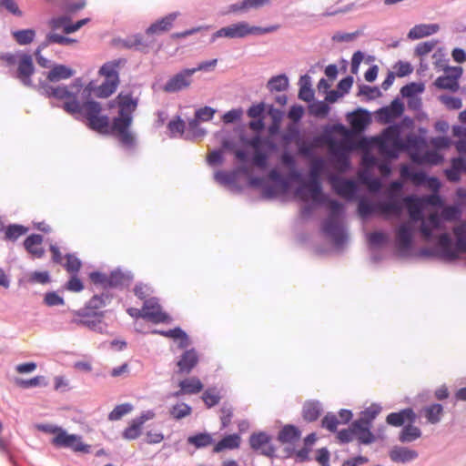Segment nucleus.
Masks as SVG:
<instances>
[{"label": "nucleus", "mask_w": 466, "mask_h": 466, "mask_svg": "<svg viewBox=\"0 0 466 466\" xmlns=\"http://www.w3.org/2000/svg\"><path fill=\"white\" fill-rule=\"evenodd\" d=\"M248 127L258 133L245 142L254 151L251 156L252 165L264 170L268 167L270 155L278 151V145L272 137L260 135L265 129L264 118H252Z\"/></svg>", "instance_id": "f257e3e1"}, {"label": "nucleus", "mask_w": 466, "mask_h": 466, "mask_svg": "<svg viewBox=\"0 0 466 466\" xmlns=\"http://www.w3.org/2000/svg\"><path fill=\"white\" fill-rule=\"evenodd\" d=\"M294 193L303 200H306V197L309 196L312 198L315 204L326 206L329 210L326 219L342 220L345 213L344 205L323 192L321 182L317 176L310 177L308 182L298 187Z\"/></svg>", "instance_id": "f03ea898"}, {"label": "nucleus", "mask_w": 466, "mask_h": 466, "mask_svg": "<svg viewBox=\"0 0 466 466\" xmlns=\"http://www.w3.org/2000/svg\"><path fill=\"white\" fill-rule=\"evenodd\" d=\"M424 208L418 202L409 210V221L401 222L395 229L396 244L401 253L411 250L415 238V224L424 219Z\"/></svg>", "instance_id": "7ed1b4c3"}, {"label": "nucleus", "mask_w": 466, "mask_h": 466, "mask_svg": "<svg viewBox=\"0 0 466 466\" xmlns=\"http://www.w3.org/2000/svg\"><path fill=\"white\" fill-rule=\"evenodd\" d=\"M411 177L413 179H416L420 184L427 186L428 187L432 189L433 192L431 194L423 195L421 197L409 196L406 198L407 201L418 202L419 204H421L424 208L426 207L441 208L444 207V199L439 193L441 184L438 177L429 176L427 173L423 171H417L412 173Z\"/></svg>", "instance_id": "20e7f679"}, {"label": "nucleus", "mask_w": 466, "mask_h": 466, "mask_svg": "<svg viewBox=\"0 0 466 466\" xmlns=\"http://www.w3.org/2000/svg\"><path fill=\"white\" fill-rule=\"evenodd\" d=\"M401 134V124L392 123L383 129L380 137L376 138L380 151L391 159L398 158L400 152L407 148Z\"/></svg>", "instance_id": "39448f33"}, {"label": "nucleus", "mask_w": 466, "mask_h": 466, "mask_svg": "<svg viewBox=\"0 0 466 466\" xmlns=\"http://www.w3.org/2000/svg\"><path fill=\"white\" fill-rule=\"evenodd\" d=\"M126 64V59L118 58L105 63L99 68V75L105 76V81L100 85L97 89V96L99 97L110 96L117 88L119 83L118 70L121 66Z\"/></svg>", "instance_id": "423d86ee"}, {"label": "nucleus", "mask_w": 466, "mask_h": 466, "mask_svg": "<svg viewBox=\"0 0 466 466\" xmlns=\"http://www.w3.org/2000/svg\"><path fill=\"white\" fill-rule=\"evenodd\" d=\"M0 59L5 61L8 66L17 64L15 77L25 86H32L31 76L35 72V66L30 55L25 53H19L17 55L4 53L0 55Z\"/></svg>", "instance_id": "0eeeda50"}, {"label": "nucleus", "mask_w": 466, "mask_h": 466, "mask_svg": "<svg viewBox=\"0 0 466 466\" xmlns=\"http://www.w3.org/2000/svg\"><path fill=\"white\" fill-rule=\"evenodd\" d=\"M419 253L421 257L440 258L448 262L458 259L457 250L453 248V241L447 232L438 236V242L435 247L422 248Z\"/></svg>", "instance_id": "6e6552de"}, {"label": "nucleus", "mask_w": 466, "mask_h": 466, "mask_svg": "<svg viewBox=\"0 0 466 466\" xmlns=\"http://www.w3.org/2000/svg\"><path fill=\"white\" fill-rule=\"evenodd\" d=\"M132 121V116L118 112L117 116H115L110 123L109 134L115 135L121 145L127 148L133 147L136 143V137L129 130Z\"/></svg>", "instance_id": "1a4fd4ad"}, {"label": "nucleus", "mask_w": 466, "mask_h": 466, "mask_svg": "<svg viewBox=\"0 0 466 466\" xmlns=\"http://www.w3.org/2000/svg\"><path fill=\"white\" fill-rule=\"evenodd\" d=\"M74 315L77 318L71 320L72 324L86 327L90 330L100 334L106 331L107 325L103 321L104 311L88 312V309H80L74 311Z\"/></svg>", "instance_id": "9d476101"}, {"label": "nucleus", "mask_w": 466, "mask_h": 466, "mask_svg": "<svg viewBox=\"0 0 466 466\" xmlns=\"http://www.w3.org/2000/svg\"><path fill=\"white\" fill-rule=\"evenodd\" d=\"M268 179L280 193H287L293 182L302 181V174L297 168L290 169L287 176H284L278 168L270 169L267 176Z\"/></svg>", "instance_id": "9b49d317"}, {"label": "nucleus", "mask_w": 466, "mask_h": 466, "mask_svg": "<svg viewBox=\"0 0 466 466\" xmlns=\"http://www.w3.org/2000/svg\"><path fill=\"white\" fill-rule=\"evenodd\" d=\"M51 442L56 448L71 449L75 452H90V446L82 442L81 436L69 434L64 429H62V431H60V432L52 439Z\"/></svg>", "instance_id": "f8f14e48"}, {"label": "nucleus", "mask_w": 466, "mask_h": 466, "mask_svg": "<svg viewBox=\"0 0 466 466\" xmlns=\"http://www.w3.org/2000/svg\"><path fill=\"white\" fill-rule=\"evenodd\" d=\"M333 191L339 197L349 200H356L360 195V187L353 178L334 177L330 180Z\"/></svg>", "instance_id": "ddd939ff"}, {"label": "nucleus", "mask_w": 466, "mask_h": 466, "mask_svg": "<svg viewBox=\"0 0 466 466\" xmlns=\"http://www.w3.org/2000/svg\"><path fill=\"white\" fill-rule=\"evenodd\" d=\"M194 70L184 68L173 75L162 86V90L167 94L178 93L188 88L192 82Z\"/></svg>", "instance_id": "4468645a"}, {"label": "nucleus", "mask_w": 466, "mask_h": 466, "mask_svg": "<svg viewBox=\"0 0 466 466\" xmlns=\"http://www.w3.org/2000/svg\"><path fill=\"white\" fill-rule=\"evenodd\" d=\"M321 230L333 241L336 248H341L347 241L348 235L342 220L325 219L321 224Z\"/></svg>", "instance_id": "2eb2a0df"}, {"label": "nucleus", "mask_w": 466, "mask_h": 466, "mask_svg": "<svg viewBox=\"0 0 466 466\" xmlns=\"http://www.w3.org/2000/svg\"><path fill=\"white\" fill-rule=\"evenodd\" d=\"M144 319H149L154 323H166L169 319V316L163 312L157 299L150 298L144 301L143 304Z\"/></svg>", "instance_id": "dca6fc26"}, {"label": "nucleus", "mask_w": 466, "mask_h": 466, "mask_svg": "<svg viewBox=\"0 0 466 466\" xmlns=\"http://www.w3.org/2000/svg\"><path fill=\"white\" fill-rule=\"evenodd\" d=\"M247 28L248 22L245 21L229 25L216 31L212 35L210 42L213 43L219 37L244 38L247 36Z\"/></svg>", "instance_id": "f3484780"}, {"label": "nucleus", "mask_w": 466, "mask_h": 466, "mask_svg": "<svg viewBox=\"0 0 466 466\" xmlns=\"http://www.w3.org/2000/svg\"><path fill=\"white\" fill-rule=\"evenodd\" d=\"M447 70L451 71V75L439 76L434 85L439 89L456 91L459 88L458 79L462 74V68L459 66L448 67Z\"/></svg>", "instance_id": "a211bd4d"}, {"label": "nucleus", "mask_w": 466, "mask_h": 466, "mask_svg": "<svg viewBox=\"0 0 466 466\" xmlns=\"http://www.w3.org/2000/svg\"><path fill=\"white\" fill-rule=\"evenodd\" d=\"M269 441L270 437L263 431L253 433L249 438L250 447L254 451H261V454L268 457H271L275 451Z\"/></svg>", "instance_id": "6ab92c4d"}, {"label": "nucleus", "mask_w": 466, "mask_h": 466, "mask_svg": "<svg viewBox=\"0 0 466 466\" xmlns=\"http://www.w3.org/2000/svg\"><path fill=\"white\" fill-rule=\"evenodd\" d=\"M350 126L357 131L363 132L371 123L370 113L363 108H359L347 116Z\"/></svg>", "instance_id": "aec40b11"}, {"label": "nucleus", "mask_w": 466, "mask_h": 466, "mask_svg": "<svg viewBox=\"0 0 466 466\" xmlns=\"http://www.w3.org/2000/svg\"><path fill=\"white\" fill-rule=\"evenodd\" d=\"M198 362V356L194 349L186 350L177 361V373L188 374Z\"/></svg>", "instance_id": "412c9836"}, {"label": "nucleus", "mask_w": 466, "mask_h": 466, "mask_svg": "<svg viewBox=\"0 0 466 466\" xmlns=\"http://www.w3.org/2000/svg\"><path fill=\"white\" fill-rule=\"evenodd\" d=\"M415 420L416 414L411 408H406L398 412H391L386 418V422L394 427L404 426L406 422L414 423Z\"/></svg>", "instance_id": "4be33fe9"}, {"label": "nucleus", "mask_w": 466, "mask_h": 466, "mask_svg": "<svg viewBox=\"0 0 466 466\" xmlns=\"http://www.w3.org/2000/svg\"><path fill=\"white\" fill-rule=\"evenodd\" d=\"M390 458L397 463H408L418 458L419 453L408 447L395 446L390 451Z\"/></svg>", "instance_id": "5701e85b"}, {"label": "nucleus", "mask_w": 466, "mask_h": 466, "mask_svg": "<svg viewBox=\"0 0 466 466\" xmlns=\"http://www.w3.org/2000/svg\"><path fill=\"white\" fill-rule=\"evenodd\" d=\"M357 199V212L361 218L368 219L380 212V202L377 203L367 197L360 196Z\"/></svg>", "instance_id": "b1692460"}, {"label": "nucleus", "mask_w": 466, "mask_h": 466, "mask_svg": "<svg viewBox=\"0 0 466 466\" xmlns=\"http://www.w3.org/2000/svg\"><path fill=\"white\" fill-rule=\"evenodd\" d=\"M178 15L179 13L173 12L168 14L165 17L157 20L155 23L150 25V26L147 29L146 33L147 35H158L168 31L172 27V25L178 16Z\"/></svg>", "instance_id": "393cba45"}, {"label": "nucleus", "mask_w": 466, "mask_h": 466, "mask_svg": "<svg viewBox=\"0 0 466 466\" xmlns=\"http://www.w3.org/2000/svg\"><path fill=\"white\" fill-rule=\"evenodd\" d=\"M370 425L361 420L353 421L355 438L360 444L369 445L375 441V436L370 431Z\"/></svg>", "instance_id": "a878e982"}, {"label": "nucleus", "mask_w": 466, "mask_h": 466, "mask_svg": "<svg viewBox=\"0 0 466 466\" xmlns=\"http://www.w3.org/2000/svg\"><path fill=\"white\" fill-rule=\"evenodd\" d=\"M403 211L402 202L395 196H390L385 201L380 202V212L387 217H400Z\"/></svg>", "instance_id": "bb28decb"}, {"label": "nucleus", "mask_w": 466, "mask_h": 466, "mask_svg": "<svg viewBox=\"0 0 466 466\" xmlns=\"http://www.w3.org/2000/svg\"><path fill=\"white\" fill-rule=\"evenodd\" d=\"M113 294L109 290H103L101 294L94 295L86 303L84 309L88 312L98 311V309L109 305L113 299Z\"/></svg>", "instance_id": "cd10ccee"}, {"label": "nucleus", "mask_w": 466, "mask_h": 466, "mask_svg": "<svg viewBox=\"0 0 466 466\" xmlns=\"http://www.w3.org/2000/svg\"><path fill=\"white\" fill-rule=\"evenodd\" d=\"M43 242V236L39 234H31L24 241L25 250L33 257L40 258L44 256L45 250L40 245Z\"/></svg>", "instance_id": "c85d7f7f"}, {"label": "nucleus", "mask_w": 466, "mask_h": 466, "mask_svg": "<svg viewBox=\"0 0 466 466\" xmlns=\"http://www.w3.org/2000/svg\"><path fill=\"white\" fill-rule=\"evenodd\" d=\"M153 332L177 340V347L181 350H185L189 346L190 341L187 334L179 327L168 330H154Z\"/></svg>", "instance_id": "c756f323"}, {"label": "nucleus", "mask_w": 466, "mask_h": 466, "mask_svg": "<svg viewBox=\"0 0 466 466\" xmlns=\"http://www.w3.org/2000/svg\"><path fill=\"white\" fill-rule=\"evenodd\" d=\"M440 29L438 24H420L413 26L408 33L411 40L420 39L436 34Z\"/></svg>", "instance_id": "7c9ffc66"}, {"label": "nucleus", "mask_w": 466, "mask_h": 466, "mask_svg": "<svg viewBox=\"0 0 466 466\" xmlns=\"http://www.w3.org/2000/svg\"><path fill=\"white\" fill-rule=\"evenodd\" d=\"M42 89L48 97H54L56 99L71 98V96H74L75 92V89H72V86L69 89L66 86H54L52 85L44 84L42 86Z\"/></svg>", "instance_id": "2f4dec72"}, {"label": "nucleus", "mask_w": 466, "mask_h": 466, "mask_svg": "<svg viewBox=\"0 0 466 466\" xmlns=\"http://www.w3.org/2000/svg\"><path fill=\"white\" fill-rule=\"evenodd\" d=\"M466 171V158L457 157L451 161V167L445 169L447 179L451 182H459L462 172Z\"/></svg>", "instance_id": "473e14b6"}, {"label": "nucleus", "mask_w": 466, "mask_h": 466, "mask_svg": "<svg viewBox=\"0 0 466 466\" xmlns=\"http://www.w3.org/2000/svg\"><path fill=\"white\" fill-rule=\"evenodd\" d=\"M81 88L80 80L76 79L75 83L72 85V89H75L74 96L68 98L69 100L66 101L62 107L64 110L71 115L80 114L82 109V104L77 100L76 95Z\"/></svg>", "instance_id": "72a5a7b5"}, {"label": "nucleus", "mask_w": 466, "mask_h": 466, "mask_svg": "<svg viewBox=\"0 0 466 466\" xmlns=\"http://www.w3.org/2000/svg\"><path fill=\"white\" fill-rule=\"evenodd\" d=\"M133 276L130 272L114 270L108 276V288H124L130 284Z\"/></svg>", "instance_id": "f704fd0d"}, {"label": "nucleus", "mask_w": 466, "mask_h": 466, "mask_svg": "<svg viewBox=\"0 0 466 466\" xmlns=\"http://www.w3.org/2000/svg\"><path fill=\"white\" fill-rule=\"evenodd\" d=\"M240 445V436L237 433L223 437L213 448V452L219 453L224 450H234Z\"/></svg>", "instance_id": "c9c22d12"}, {"label": "nucleus", "mask_w": 466, "mask_h": 466, "mask_svg": "<svg viewBox=\"0 0 466 466\" xmlns=\"http://www.w3.org/2000/svg\"><path fill=\"white\" fill-rule=\"evenodd\" d=\"M453 234L456 238L453 243V248L457 250L459 258L460 253H466V223L454 227Z\"/></svg>", "instance_id": "e433bc0d"}, {"label": "nucleus", "mask_w": 466, "mask_h": 466, "mask_svg": "<svg viewBox=\"0 0 466 466\" xmlns=\"http://www.w3.org/2000/svg\"><path fill=\"white\" fill-rule=\"evenodd\" d=\"M322 411L321 403L318 400L305 402L303 406V418L305 420L312 422L319 419Z\"/></svg>", "instance_id": "4c0bfd02"}, {"label": "nucleus", "mask_w": 466, "mask_h": 466, "mask_svg": "<svg viewBox=\"0 0 466 466\" xmlns=\"http://www.w3.org/2000/svg\"><path fill=\"white\" fill-rule=\"evenodd\" d=\"M421 436V431L413 423L404 425L399 435V441L402 443H409L416 441Z\"/></svg>", "instance_id": "58836bf2"}, {"label": "nucleus", "mask_w": 466, "mask_h": 466, "mask_svg": "<svg viewBox=\"0 0 466 466\" xmlns=\"http://www.w3.org/2000/svg\"><path fill=\"white\" fill-rule=\"evenodd\" d=\"M118 112L132 116V113L137 106V99L134 98L131 95H118L117 96Z\"/></svg>", "instance_id": "ea45409f"}, {"label": "nucleus", "mask_w": 466, "mask_h": 466, "mask_svg": "<svg viewBox=\"0 0 466 466\" xmlns=\"http://www.w3.org/2000/svg\"><path fill=\"white\" fill-rule=\"evenodd\" d=\"M74 75V71L64 65L55 66L47 74V79L50 82H57L62 79L70 78Z\"/></svg>", "instance_id": "a19ab883"}, {"label": "nucleus", "mask_w": 466, "mask_h": 466, "mask_svg": "<svg viewBox=\"0 0 466 466\" xmlns=\"http://www.w3.org/2000/svg\"><path fill=\"white\" fill-rule=\"evenodd\" d=\"M89 128L101 134H109L110 121L107 116L97 115L87 121Z\"/></svg>", "instance_id": "79ce46f5"}, {"label": "nucleus", "mask_w": 466, "mask_h": 466, "mask_svg": "<svg viewBox=\"0 0 466 466\" xmlns=\"http://www.w3.org/2000/svg\"><path fill=\"white\" fill-rule=\"evenodd\" d=\"M422 412L429 423L437 424L441 421L443 407L441 404L433 403L424 407Z\"/></svg>", "instance_id": "37998d69"}, {"label": "nucleus", "mask_w": 466, "mask_h": 466, "mask_svg": "<svg viewBox=\"0 0 466 466\" xmlns=\"http://www.w3.org/2000/svg\"><path fill=\"white\" fill-rule=\"evenodd\" d=\"M178 386L182 389V391L186 392L187 394L199 393L204 387L203 383L197 377L182 380L179 381Z\"/></svg>", "instance_id": "c03bdc74"}, {"label": "nucleus", "mask_w": 466, "mask_h": 466, "mask_svg": "<svg viewBox=\"0 0 466 466\" xmlns=\"http://www.w3.org/2000/svg\"><path fill=\"white\" fill-rule=\"evenodd\" d=\"M299 98L305 102H310L314 98V91L311 88V80L308 75H304L299 79Z\"/></svg>", "instance_id": "a18cd8bd"}, {"label": "nucleus", "mask_w": 466, "mask_h": 466, "mask_svg": "<svg viewBox=\"0 0 466 466\" xmlns=\"http://www.w3.org/2000/svg\"><path fill=\"white\" fill-rule=\"evenodd\" d=\"M187 441L196 449H202L211 445L214 440L208 432H199L187 437Z\"/></svg>", "instance_id": "49530a36"}, {"label": "nucleus", "mask_w": 466, "mask_h": 466, "mask_svg": "<svg viewBox=\"0 0 466 466\" xmlns=\"http://www.w3.org/2000/svg\"><path fill=\"white\" fill-rule=\"evenodd\" d=\"M214 179L220 185L229 186L232 188L238 190V186L237 185V174L236 172H227L223 170H218L214 174Z\"/></svg>", "instance_id": "de8ad7c7"}, {"label": "nucleus", "mask_w": 466, "mask_h": 466, "mask_svg": "<svg viewBox=\"0 0 466 466\" xmlns=\"http://www.w3.org/2000/svg\"><path fill=\"white\" fill-rule=\"evenodd\" d=\"M300 437L299 430L294 425H285L279 433V441L289 443L297 441Z\"/></svg>", "instance_id": "09e8293b"}, {"label": "nucleus", "mask_w": 466, "mask_h": 466, "mask_svg": "<svg viewBox=\"0 0 466 466\" xmlns=\"http://www.w3.org/2000/svg\"><path fill=\"white\" fill-rule=\"evenodd\" d=\"M12 37L19 46H27L34 41L35 31L32 28L13 31Z\"/></svg>", "instance_id": "8fccbe9b"}, {"label": "nucleus", "mask_w": 466, "mask_h": 466, "mask_svg": "<svg viewBox=\"0 0 466 466\" xmlns=\"http://www.w3.org/2000/svg\"><path fill=\"white\" fill-rule=\"evenodd\" d=\"M301 134L297 124L288 125L286 131L281 134V141L284 145L288 146L292 142H300Z\"/></svg>", "instance_id": "3c124183"}, {"label": "nucleus", "mask_w": 466, "mask_h": 466, "mask_svg": "<svg viewBox=\"0 0 466 466\" xmlns=\"http://www.w3.org/2000/svg\"><path fill=\"white\" fill-rule=\"evenodd\" d=\"M267 87L271 92L285 91L289 87V78L285 74H280V75L272 76L268 80V82L267 84Z\"/></svg>", "instance_id": "603ef678"}, {"label": "nucleus", "mask_w": 466, "mask_h": 466, "mask_svg": "<svg viewBox=\"0 0 466 466\" xmlns=\"http://www.w3.org/2000/svg\"><path fill=\"white\" fill-rule=\"evenodd\" d=\"M191 413L192 408L185 402L177 403L169 409L170 417L176 420H180Z\"/></svg>", "instance_id": "864d4df0"}, {"label": "nucleus", "mask_w": 466, "mask_h": 466, "mask_svg": "<svg viewBox=\"0 0 466 466\" xmlns=\"http://www.w3.org/2000/svg\"><path fill=\"white\" fill-rule=\"evenodd\" d=\"M102 108L98 102L95 100H87L82 104L81 115H83L86 121L99 115Z\"/></svg>", "instance_id": "5fc2aeb1"}, {"label": "nucleus", "mask_w": 466, "mask_h": 466, "mask_svg": "<svg viewBox=\"0 0 466 466\" xmlns=\"http://www.w3.org/2000/svg\"><path fill=\"white\" fill-rule=\"evenodd\" d=\"M367 238L370 248L382 247L390 242L388 234L379 230L368 233Z\"/></svg>", "instance_id": "6e6d98bb"}, {"label": "nucleus", "mask_w": 466, "mask_h": 466, "mask_svg": "<svg viewBox=\"0 0 466 466\" xmlns=\"http://www.w3.org/2000/svg\"><path fill=\"white\" fill-rule=\"evenodd\" d=\"M442 211L441 217L443 221H456L460 219L461 216V208L459 205H445L441 208Z\"/></svg>", "instance_id": "4d7b16f0"}, {"label": "nucleus", "mask_w": 466, "mask_h": 466, "mask_svg": "<svg viewBox=\"0 0 466 466\" xmlns=\"http://www.w3.org/2000/svg\"><path fill=\"white\" fill-rule=\"evenodd\" d=\"M222 396L220 395L219 391L216 388H208L207 389L201 396V399L203 402L205 403L206 407L210 409L220 401Z\"/></svg>", "instance_id": "13d9d810"}, {"label": "nucleus", "mask_w": 466, "mask_h": 466, "mask_svg": "<svg viewBox=\"0 0 466 466\" xmlns=\"http://www.w3.org/2000/svg\"><path fill=\"white\" fill-rule=\"evenodd\" d=\"M309 113L316 117L325 118L329 111L330 107L325 101H315L309 106Z\"/></svg>", "instance_id": "bf43d9fd"}, {"label": "nucleus", "mask_w": 466, "mask_h": 466, "mask_svg": "<svg viewBox=\"0 0 466 466\" xmlns=\"http://www.w3.org/2000/svg\"><path fill=\"white\" fill-rule=\"evenodd\" d=\"M142 433V426L133 419L128 427H127L122 437L126 440L132 441L137 439Z\"/></svg>", "instance_id": "052dcab7"}, {"label": "nucleus", "mask_w": 466, "mask_h": 466, "mask_svg": "<svg viewBox=\"0 0 466 466\" xmlns=\"http://www.w3.org/2000/svg\"><path fill=\"white\" fill-rule=\"evenodd\" d=\"M65 258L66 262L63 264V267L68 273L76 274L82 267L81 260L74 254H66Z\"/></svg>", "instance_id": "680f3d73"}, {"label": "nucleus", "mask_w": 466, "mask_h": 466, "mask_svg": "<svg viewBox=\"0 0 466 466\" xmlns=\"http://www.w3.org/2000/svg\"><path fill=\"white\" fill-rule=\"evenodd\" d=\"M422 91L423 86L421 84L411 82L401 87L400 94L403 97L410 99L417 96Z\"/></svg>", "instance_id": "e2e57ef3"}, {"label": "nucleus", "mask_w": 466, "mask_h": 466, "mask_svg": "<svg viewBox=\"0 0 466 466\" xmlns=\"http://www.w3.org/2000/svg\"><path fill=\"white\" fill-rule=\"evenodd\" d=\"M27 231V228L22 225L18 224H11L7 226L5 237L8 240H16L20 236L25 234Z\"/></svg>", "instance_id": "0e129e2a"}, {"label": "nucleus", "mask_w": 466, "mask_h": 466, "mask_svg": "<svg viewBox=\"0 0 466 466\" xmlns=\"http://www.w3.org/2000/svg\"><path fill=\"white\" fill-rule=\"evenodd\" d=\"M380 410L381 408L380 405L372 404L370 407L365 409L361 412L360 418L358 419L357 420H361L371 426V422L379 415Z\"/></svg>", "instance_id": "69168bd1"}, {"label": "nucleus", "mask_w": 466, "mask_h": 466, "mask_svg": "<svg viewBox=\"0 0 466 466\" xmlns=\"http://www.w3.org/2000/svg\"><path fill=\"white\" fill-rule=\"evenodd\" d=\"M233 417V407L230 403L225 401L220 408L221 429H226L231 422Z\"/></svg>", "instance_id": "338daca9"}, {"label": "nucleus", "mask_w": 466, "mask_h": 466, "mask_svg": "<svg viewBox=\"0 0 466 466\" xmlns=\"http://www.w3.org/2000/svg\"><path fill=\"white\" fill-rule=\"evenodd\" d=\"M123 46L128 49L134 48L138 51H144L147 46L144 44L143 37L140 35H136L127 37L123 41Z\"/></svg>", "instance_id": "774afa93"}]
</instances>
